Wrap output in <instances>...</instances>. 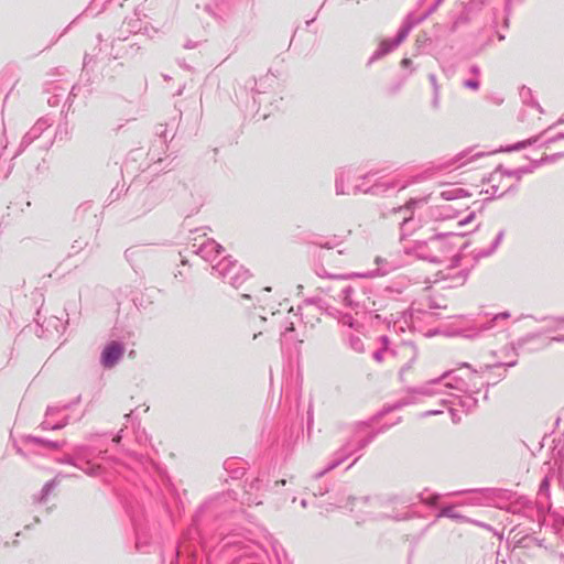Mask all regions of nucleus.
Masks as SVG:
<instances>
[{"instance_id":"ea45409f","label":"nucleus","mask_w":564,"mask_h":564,"mask_svg":"<svg viewBox=\"0 0 564 564\" xmlns=\"http://www.w3.org/2000/svg\"><path fill=\"white\" fill-rule=\"evenodd\" d=\"M383 352H384V349H380V350H377L373 352L372 357L375 360L377 361H382L383 360Z\"/></svg>"},{"instance_id":"cd10ccee","label":"nucleus","mask_w":564,"mask_h":564,"mask_svg":"<svg viewBox=\"0 0 564 564\" xmlns=\"http://www.w3.org/2000/svg\"><path fill=\"white\" fill-rule=\"evenodd\" d=\"M463 86L467 89L478 90L480 83L477 78L466 79L463 82Z\"/></svg>"},{"instance_id":"6ab92c4d","label":"nucleus","mask_w":564,"mask_h":564,"mask_svg":"<svg viewBox=\"0 0 564 564\" xmlns=\"http://www.w3.org/2000/svg\"><path fill=\"white\" fill-rule=\"evenodd\" d=\"M43 123L37 122L22 139L21 145H29L34 139L39 138V135L43 131Z\"/></svg>"},{"instance_id":"f03ea898","label":"nucleus","mask_w":564,"mask_h":564,"mask_svg":"<svg viewBox=\"0 0 564 564\" xmlns=\"http://www.w3.org/2000/svg\"><path fill=\"white\" fill-rule=\"evenodd\" d=\"M561 154L544 155L540 161H535L532 166L520 167L512 171L503 170L501 166L494 171L488 180L490 189L487 188L486 193H490L492 196H502L510 189H512L517 183L521 180L523 174L533 172L534 169L545 162H553Z\"/></svg>"},{"instance_id":"a19ab883","label":"nucleus","mask_w":564,"mask_h":564,"mask_svg":"<svg viewBox=\"0 0 564 564\" xmlns=\"http://www.w3.org/2000/svg\"><path fill=\"white\" fill-rule=\"evenodd\" d=\"M379 340H380V343H381V345L383 347L382 349L386 350L388 348V345H389V338L387 336H381L379 338Z\"/></svg>"},{"instance_id":"4d7b16f0","label":"nucleus","mask_w":564,"mask_h":564,"mask_svg":"<svg viewBox=\"0 0 564 564\" xmlns=\"http://www.w3.org/2000/svg\"><path fill=\"white\" fill-rule=\"evenodd\" d=\"M514 365H516V362H514V361H513V362H510V364H507V366H508V367H512V366H514Z\"/></svg>"},{"instance_id":"37998d69","label":"nucleus","mask_w":564,"mask_h":564,"mask_svg":"<svg viewBox=\"0 0 564 564\" xmlns=\"http://www.w3.org/2000/svg\"><path fill=\"white\" fill-rule=\"evenodd\" d=\"M239 551H240V556H241V557H242V556H249V554H250V553H249V546H248V545H245V546L240 547V549H239Z\"/></svg>"},{"instance_id":"de8ad7c7","label":"nucleus","mask_w":564,"mask_h":564,"mask_svg":"<svg viewBox=\"0 0 564 564\" xmlns=\"http://www.w3.org/2000/svg\"><path fill=\"white\" fill-rule=\"evenodd\" d=\"M411 59L410 58H403L402 62H401V65L403 67H408L410 64H411Z\"/></svg>"},{"instance_id":"8fccbe9b","label":"nucleus","mask_w":564,"mask_h":564,"mask_svg":"<svg viewBox=\"0 0 564 564\" xmlns=\"http://www.w3.org/2000/svg\"><path fill=\"white\" fill-rule=\"evenodd\" d=\"M121 441V434H117L113 438H112V442L115 443H119Z\"/></svg>"},{"instance_id":"f704fd0d","label":"nucleus","mask_w":564,"mask_h":564,"mask_svg":"<svg viewBox=\"0 0 564 564\" xmlns=\"http://www.w3.org/2000/svg\"><path fill=\"white\" fill-rule=\"evenodd\" d=\"M417 203H419L417 200H411V202H409V204H406L404 207H400V208L398 209V212H399V213H404V214H405V213H408V212L412 208V206H413V205H415V204H417Z\"/></svg>"},{"instance_id":"423d86ee","label":"nucleus","mask_w":564,"mask_h":564,"mask_svg":"<svg viewBox=\"0 0 564 564\" xmlns=\"http://www.w3.org/2000/svg\"><path fill=\"white\" fill-rule=\"evenodd\" d=\"M213 272L235 289H238L249 278V273L243 267L227 257L213 265Z\"/></svg>"},{"instance_id":"864d4df0","label":"nucleus","mask_w":564,"mask_h":564,"mask_svg":"<svg viewBox=\"0 0 564 564\" xmlns=\"http://www.w3.org/2000/svg\"><path fill=\"white\" fill-rule=\"evenodd\" d=\"M403 319H404V321H403V322H404V324H405L406 326H409L410 324H409V322H408V319H406V315H405V314L403 315Z\"/></svg>"},{"instance_id":"5fc2aeb1","label":"nucleus","mask_w":564,"mask_h":564,"mask_svg":"<svg viewBox=\"0 0 564 564\" xmlns=\"http://www.w3.org/2000/svg\"><path fill=\"white\" fill-rule=\"evenodd\" d=\"M301 506H302L303 508H305V507L307 506L306 500H304V499H303V500L301 501Z\"/></svg>"},{"instance_id":"ddd939ff","label":"nucleus","mask_w":564,"mask_h":564,"mask_svg":"<svg viewBox=\"0 0 564 564\" xmlns=\"http://www.w3.org/2000/svg\"><path fill=\"white\" fill-rule=\"evenodd\" d=\"M193 251L199 254L205 261L213 262L224 251V249L215 240H206Z\"/></svg>"},{"instance_id":"f3484780","label":"nucleus","mask_w":564,"mask_h":564,"mask_svg":"<svg viewBox=\"0 0 564 564\" xmlns=\"http://www.w3.org/2000/svg\"><path fill=\"white\" fill-rule=\"evenodd\" d=\"M440 195L445 200H456V199L469 196V194L464 188L457 187L454 185H451V186L444 188L440 193Z\"/></svg>"},{"instance_id":"5701e85b","label":"nucleus","mask_w":564,"mask_h":564,"mask_svg":"<svg viewBox=\"0 0 564 564\" xmlns=\"http://www.w3.org/2000/svg\"><path fill=\"white\" fill-rule=\"evenodd\" d=\"M503 231H499V234L497 235V237L495 238L494 242L491 243L490 248H488L487 250H479L477 252V257H488L490 256L491 253L495 252V250L498 248V246L501 243L502 239H503Z\"/></svg>"},{"instance_id":"7c9ffc66","label":"nucleus","mask_w":564,"mask_h":564,"mask_svg":"<svg viewBox=\"0 0 564 564\" xmlns=\"http://www.w3.org/2000/svg\"><path fill=\"white\" fill-rule=\"evenodd\" d=\"M564 139V133H557L556 135H553V137H549L546 139H543V142L541 145H546L549 143H553L555 141H558V140H562Z\"/></svg>"},{"instance_id":"9b49d317","label":"nucleus","mask_w":564,"mask_h":564,"mask_svg":"<svg viewBox=\"0 0 564 564\" xmlns=\"http://www.w3.org/2000/svg\"><path fill=\"white\" fill-rule=\"evenodd\" d=\"M124 354V347L119 341L109 343L101 351L100 364L104 368L115 367Z\"/></svg>"},{"instance_id":"1a4fd4ad","label":"nucleus","mask_w":564,"mask_h":564,"mask_svg":"<svg viewBox=\"0 0 564 564\" xmlns=\"http://www.w3.org/2000/svg\"><path fill=\"white\" fill-rule=\"evenodd\" d=\"M411 28L412 26L410 23H404L400 28L397 36L393 40H382L378 48L371 55L369 63H373L375 61L380 59L381 57L397 48L406 39Z\"/></svg>"},{"instance_id":"c9c22d12","label":"nucleus","mask_w":564,"mask_h":564,"mask_svg":"<svg viewBox=\"0 0 564 564\" xmlns=\"http://www.w3.org/2000/svg\"><path fill=\"white\" fill-rule=\"evenodd\" d=\"M449 413L453 423H458L460 421V416L457 414V411L452 405L449 406Z\"/></svg>"},{"instance_id":"473e14b6","label":"nucleus","mask_w":564,"mask_h":564,"mask_svg":"<svg viewBox=\"0 0 564 564\" xmlns=\"http://www.w3.org/2000/svg\"><path fill=\"white\" fill-rule=\"evenodd\" d=\"M390 517L395 520H406V519L411 518V516L408 511L392 513V514H390Z\"/></svg>"},{"instance_id":"79ce46f5","label":"nucleus","mask_w":564,"mask_h":564,"mask_svg":"<svg viewBox=\"0 0 564 564\" xmlns=\"http://www.w3.org/2000/svg\"><path fill=\"white\" fill-rule=\"evenodd\" d=\"M469 73L477 77L480 74V69H479V67L477 65H473L469 68Z\"/></svg>"},{"instance_id":"72a5a7b5","label":"nucleus","mask_w":564,"mask_h":564,"mask_svg":"<svg viewBox=\"0 0 564 564\" xmlns=\"http://www.w3.org/2000/svg\"><path fill=\"white\" fill-rule=\"evenodd\" d=\"M430 83L433 87V91H440V86L437 84L436 76L434 74L429 75Z\"/></svg>"},{"instance_id":"39448f33","label":"nucleus","mask_w":564,"mask_h":564,"mask_svg":"<svg viewBox=\"0 0 564 564\" xmlns=\"http://www.w3.org/2000/svg\"><path fill=\"white\" fill-rule=\"evenodd\" d=\"M371 441V436L362 438L352 437L348 440L338 451L335 452L333 459L328 463L325 469L321 470L315 475V478L318 479L323 477L326 473L335 469L349 457H351L354 454L362 451Z\"/></svg>"},{"instance_id":"49530a36","label":"nucleus","mask_w":564,"mask_h":564,"mask_svg":"<svg viewBox=\"0 0 564 564\" xmlns=\"http://www.w3.org/2000/svg\"><path fill=\"white\" fill-rule=\"evenodd\" d=\"M555 322H556V326L554 327V329H561L562 328L561 325L564 323V319L563 318H558Z\"/></svg>"},{"instance_id":"20e7f679","label":"nucleus","mask_w":564,"mask_h":564,"mask_svg":"<svg viewBox=\"0 0 564 564\" xmlns=\"http://www.w3.org/2000/svg\"><path fill=\"white\" fill-rule=\"evenodd\" d=\"M338 300L355 312L356 316L376 310L370 292L361 284L347 285L338 294Z\"/></svg>"},{"instance_id":"b1692460","label":"nucleus","mask_w":564,"mask_h":564,"mask_svg":"<svg viewBox=\"0 0 564 564\" xmlns=\"http://www.w3.org/2000/svg\"><path fill=\"white\" fill-rule=\"evenodd\" d=\"M509 317H510V314L508 312H502V313L496 314L489 322L484 323L480 326V328L482 330L491 329L494 327V324H496L502 319H507Z\"/></svg>"},{"instance_id":"f257e3e1","label":"nucleus","mask_w":564,"mask_h":564,"mask_svg":"<svg viewBox=\"0 0 564 564\" xmlns=\"http://www.w3.org/2000/svg\"><path fill=\"white\" fill-rule=\"evenodd\" d=\"M462 367L468 370L467 378L457 375V370H447L438 378L409 390L411 395L398 401L393 405V409H400L414 403V394L423 397L446 394L447 398L442 399L443 406L459 405L464 411H470L477 404V399L474 394L480 391V387L484 386V382L476 378L475 373L477 371L473 370L470 365L462 364Z\"/></svg>"},{"instance_id":"6e6552de","label":"nucleus","mask_w":564,"mask_h":564,"mask_svg":"<svg viewBox=\"0 0 564 564\" xmlns=\"http://www.w3.org/2000/svg\"><path fill=\"white\" fill-rule=\"evenodd\" d=\"M356 173L350 167H343L336 174L335 191L337 195H351L357 193H368L369 188L356 183Z\"/></svg>"},{"instance_id":"a211bd4d","label":"nucleus","mask_w":564,"mask_h":564,"mask_svg":"<svg viewBox=\"0 0 564 564\" xmlns=\"http://www.w3.org/2000/svg\"><path fill=\"white\" fill-rule=\"evenodd\" d=\"M553 127H549L546 130H544L541 134L536 135V137H533V138H529L524 141H520V142H517L510 147H507L506 149H503V151H507V152H510V151H519V150H522L524 148H527L528 145H532V144H535L538 143L540 140L543 139V137L549 133L550 130H552Z\"/></svg>"},{"instance_id":"052dcab7","label":"nucleus","mask_w":564,"mask_h":564,"mask_svg":"<svg viewBox=\"0 0 564 564\" xmlns=\"http://www.w3.org/2000/svg\"><path fill=\"white\" fill-rule=\"evenodd\" d=\"M231 564H237V562H236V561H234Z\"/></svg>"},{"instance_id":"4be33fe9","label":"nucleus","mask_w":564,"mask_h":564,"mask_svg":"<svg viewBox=\"0 0 564 564\" xmlns=\"http://www.w3.org/2000/svg\"><path fill=\"white\" fill-rule=\"evenodd\" d=\"M471 153V150L460 152L454 160L455 163H460V165H465L467 162H470L475 159L481 158L484 155L482 152H476L468 156Z\"/></svg>"},{"instance_id":"393cba45","label":"nucleus","mask_w":564,"mask_h":564,"mask_svg":"<svg viewBox=\"0 0 564 564\" xmlns=\"http://www.w3.org/2000/svg\"><path fill=\"white\" fill-rule=\"evenodd\" d=\"M389 501L392 505H400L404 509H408L410 506L413 505L412 499L411 498H406V497H397L395 496V497H392Z\"/></svg>"},{"instance_id":"a18cd8bd","label":"nucleus","mask_w":564,"mask_h":564,"mask_svg":"<svg viewBox=\"0 0 564 564\" xmlns=\"http://www.w3.org/2000/svg\"><path fill=\"white\" fill-rule=\"evenodd\" d=\"M551 341L564 343V335L552 337Z\"/></svg>"},{"instance_id":"9d476101","label":"nucleus","mask_w":564,"mask_h":564,"mask_svg":"<svg viewBox=\"0 0 564 564\" xmlns=\"http://www.w3.org/2000/svg\"><path fill=\"white\" fill-rule=\"evenodd\" d=\"M451 264L447 265L444 270H440L437 275H440V280H451V286H457L465 283L467 279V273L463 269L458 268V262L460 261V257L458 254H454L451 258Z\"/></svg>"},{"instance_id":"e433bc0d","label":"nucleus","mask_w":564,"mask_h":564,"mask_svg":"<svg viewBox=\"0 0 564 564\" xmlns=\"http://www.w3.org/2000/svg\"><path fill=\"white\" fill-rule=\"evenodd\" d=\"M291 332H294V322H292V321L286 323L284 332L282 333V335L284 337H286L288 334L291 333Z\"/></svg>"},{"instance_id":"4468645a","label":"nucleus","mask_w":564,"mask_h":564,"mask_svg":"<svg viewBox=\"0 0 564 564\" xmlns=\"http://www.w3.org/2000/svg\"><path fill=\"white\" fill-rule=\"evenodd\" d=\"M61 462L77 467L88 476H97L100 470L99 465L90 464L89 460L82 463V454L79 452L76 453V457L67 455Z\"/></svg>"},{"instance_id":"7ed1b4c3","label":"nucleus","mask_w":564,"mask_h":564,"mask_svg":"<svg viewBox=\"0 0 564 564\" xmlns=\"http://www.w3.org/2000/svg\"><path fill=\"white\" fill-rule=\"evenodd\" d=\"M451 235L454 232L438 234L427 241H416L406 252L422 260L442 263L452 253V247L444 240Z\"/></svg>"},{"instance_id":"bf43d9fd","label":"nucleus","mask_w":564,"mask_h":564,"mask_svg":"<svg viewBox=\"0 0 564 564\" xmlns=\"http://www.w3.org/2000/svg\"><path fill=\"white\" fill-rule=\"evenodd\" d=\"M191 47H193V46H192V45H189V44H186V45H185V48H191Z\"/></svg>"},{"instance_id":"c756f323","label":"nucleus","mask_w":564,"mask_h":564,"mask_svg":"<svg viewBox=\"0 0 564 564\" xmlns=\"http://www.w3.org/2000/svg\"><path fill=\"white\" fill-rule=\"evenodd\" d=\"M420 498H421V500H422L424 503H426V505H429V506H435V505L437 503L438 499H440V496H438V495H432V496H431V497H429V498H424V497H423V495L421 494V495H420Z\"/></svg>"},{"instance_id":"13d9d810","label":"nucleus","mask_w":564,"mask_h":564,"mask_svg":"<svg viewBox=\"0 0 564 564\" xmlns=\"http://www.w3.org/2000/svg\"><path fill=\"white\" fill-rule=\"evenodd\" d=\"M278 484H281V485H285V480L282 479L281 481H279Z\"/></svg>"},{"instance_id":"4c0bfd02","label":"nucleus","mask_w":564,"mask_h":564,"mask_svg":"<svg viewBox=\"0 0 564 564\" xmlns=\"http://www.w3.org/2000/svg\"><path fill=\"white\" fill-rule=\"evenodd\" d=\"M433 108L437 109L440 106V91H434L433 100H432Z\"/></svg>"},{"instance_id":"58836bf2","label":"nucleus","mask_w":564,"mask_h":564,"mask_svg":"<svg viewBox=\"0 0 564 564\" xmlns=\"http://www.w3.org/2000/svg\"><path fill=\"white\" fill-rule=\"evenodd\" d=\"M412 217H408V216H403V219H402V223H401V227H402V230H405L408 228V226L411 224L412 221Z\"/></svg>"},{"instance_id":"2f4dec72","label":"nucleus","mask_w":564,"mask_h":564,"mask_svg":"<svg viewBox=\"0 0 564 564\" xmlns=\"http://www.w3.org/2000/svg\"><path fill=\"white\" fill-rule=\"evenodd\" d=\"M474 217H475V213L471 212L464 219L458 220L456 223V226L457 227H463L464 225L469 224L474 219Z\"/></svg>"},{"instance_id":"0eeeda50","label":"nucleus","mask_w":564,"mask_h":564,"mask_svg":"<svg viewBox=\"0 0 564 564\" xmlns=\"http://www.w3.org/2000/svg\"><path fill=\"white\" fill-rule=\"evenodd\" d=\"M338 323L346 327L343 335L347 339L349 347L356 352H362L365 350V345L360 337L362 323L348 313H341L338 317Z\"/></svg>"},{"instance_id":"2eb2a0df","label":"nucleus","mask_w":564,"mask_h":564,"mask_svg":"<svg viewBox=\"0 0 564 564\" xmlns=\"http://www.w3.org/2000/svg\"><path fill=\"white\" fill-rule=\"evenodd\" d=\"M64 411V409L57 406H48L46 410V417L42 422L41 426L43 430H59L67 424L66 417H62L59 421H55V416H59V414Z\"/></svg>"},{"instance_id":"412c9836","label":"nucleus","mask_w":564,"mask_h":564,"mask_svg":"<svg viewBox=\"0 0 564 564\" xmlns=\"http://www.w3.org/2000/svg\"><path fill=\"white\" fill-rule=\"evenodd\" d=\"M28 441L32 442L34 444L43 445V446H45L50 449H54V451L61 448L65 443V442H63V443L53 442V441H48V440L36 437V436H28Z\"/></svg>"},{"instance_id":"c03bdc74","label":"nucleus","mask_w":564,"mask_h":564,"mask_svg":"<svg viewBox=\"0 0 564 564\" xmlns=\"http://www.w3.org/2000/svg\"><path fill=\"white\" fill-rule=\"evenodd\" d=\"M443 413V410H431L423 413V416L436 415Z\"/></svg>"},{"instance_id":"aec40b11","label":"nucleus","mask_w":564,"mask_h":564,"mask_svg":"<svg viewBox=\"0 0 564 564\" xmlns=\"http://www.w3.org/2000/svg\"><path fill=\"white\" fill-rule=\"evenodd\" d=\"M443 517L451 518V519L458 520V521H465L466 520V518L464 516H462L460 513L455 511V506H445V507H443L440 510V512L437 514V518H443Z\"/></svg>"},{"instance_id":"6e6d98bb","label":"nucleus","mask_w":564,"mask_h":564,"mask_svg":"<svg viewBox=\"0 0 564 564\" xmlns=\"http://www.w3.org/2000/svg\"><path fill=\"white\" fill-rule=\"evenodd\" d=\"M386 291H387V292H389V293L394 292V290H393L391 286H388V288L386 289Z\"/></svg>"},{"instance_id":"a878e982","label":"nucleus","mask_w":564,"mask_h":564,"mask_svg":"<svg viewBox=\"0 0 564 564\" xmlns=\"http://www.w3.org/2000/svg\"><path fill=\"white\" fill-rule=\"evenodd\" d=\"M549 491H550V478H549V476H545L540 484L539 495L549 497Z\"/></svg>"},{"instance_id":"603ef678","label":"nucleus","mask_w":564,"mask_h":564,"mask_svg":"<svg viewBox=\"0 0 564 564\" xmlns=\"http://www.w3.org/2000/svg\"><path fill=\"white\" fill-rule=\"evenodd\" d=\"M359 457H360V455H359V456H357V457L352 460V463L348 466V468H350L355 463H357V460L359 459Z\"/></svg>"},{"instance_id":"dca6fc26","label":"nucleus","mask_w":564,"mask_h":564,"mask_svg":"<svg viewBox=\"0 0 564 564\" xmlns=\"http://www.w3.org/2000/svg\"><path fill=\"white\" fill-rule=\"evenodd\" d=\"M376 263L378 265L376 271H370L364 274H359L360 276H376V275H386L391 271L398 268V264L394 262H390L387 259H382L380 257L376 258Z\"/></svg>"},{"instance_id":"c85d7f7f","label":"nucleus","mask_w":564,"mask_h":564,"mask_svg":"<svg viewBox=\"0 0 564 564\" xmlns=\"http://www.w3.org/2000/svg\"><path fill=\"white\" fill-rule=\"evenodd\" d=\"M368 500H369V499H368L367 497H365V498H360V499H357V498H355V497H348V498H347V502H346L345 505H339L338 507H340V508H347L349 505H352V503H355V502H359V503L365 505V503H367V502H368Z\"/></svg>"},{"instance_id":"09e8293b","label":"nucleus","mask_w":564,"mask_h":564,"mask_svg":"<svg viewBox=\"0 0 564 564\" xmlns=\"http://www.w3.org/2000/svg\"><path fill=\"white\" fill-rule=\"evenodd\" d=\"M318 245H319L321 247H323V248H327V249L333 248V245H332L330 242H328V241H327V242H325V243H318Z\"/></svg>"},{"instance_id":"3c124183","label":"nucleus","mask_w":564,"mask_h":564,"mask_svg":"<svg viewBox=\"0 0 564 564\" xmlns=\"http://www.w3.org/2000/svg\"><path fill=\"white\" fill-rule=\"evenodd\" d=\"M442 215L445 218H454V217H456V215H451V214H442Z\"/></svg>"},{"instance_id":"bb28decb","label":"nucleus","mask_w":564,"mask_h":564,"mask_svg":"<svg viewBox=\"0 0 564 564\" xmlns=\"http://www.w3.org/2000/svg\"><path fill=\"white\" fill-rule=\"evenodd\" d=\"M56 485L57 482L55 479L46 482L42 489L41 500H44L50 495V492L55 489Z\"/></svg>"},{"instance_id":"f8f14e48","label":"nucleus","mask_w":564,"mask_h":564,"mask_svg":"<svg viewBox=\"0 0 564 564\" xmlns=\"http://www.w3.org/2000/svg\"><path fill=\"white\" fill-rule=\"evenodd\" d=\"M376 175H377V173H373V172H369L364 175H358V176H356V183L354 185H361L365 188H369L368 193H372V194H381V193L387 192L389 188H394L397 186H399L400 188L405 187V184L399 185V184H392L390 182H379V183L373 184L372 186H369L366 183V181L373 180Z\"/></svg>"}]
</instances>
